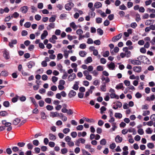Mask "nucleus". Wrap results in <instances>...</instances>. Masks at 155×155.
I'll return each instance as SVG.
<instances>
[{
  "label": "nucleus",
  "instance_id": "bf43d9fd",
  "mask_svg": "<svg viewBox=\"0 0 155 155\" xmlns=\"http://www.w3.org/2000/svg\"><path fill=\"white\" fill-rule=\"evenodd\" d=\"M124 83L126 86H129L130 84V81L127 80H124Z\"/></svg>",
  "mask_w": 155,
  "mask_h": 155
},
{
  "label": "nucleus",
  "instance_id": "bb28decb",
  "mask_svg": "<svg viewBox=\"0 0 155 155\" xmlns=\"http://www.w3.org/2000/svg\"><path fill=\"white\" fill-rule=\"evenodd\" d=\"M102 6V4L100 2H96L94 5V7L96 8H101Z\"/></svg>",
  "mask_w": 155,
  "mask_h": 155
},
{
  "label": "nucleus",
  "instance_id": "ea45409f",
  "mask_svg": "<svg viewBox=\"0 0 155 155\" xmlns=\"http://www.w3.org/2000/svg\"><path fill=\"white\" fill-rule=\"evenodd\" d=\"M114 104H116V105L117 106V108L118 107H122V104L120 102L117 101L115 103H114Z\"/></svg>",
  "mask_w": 155,
  "mask_h": 155
},
{
  "label": "nucleus",
  "instance_id": "6ab92c4d",
  "mask_svg": "<svg viewBox=\"0 0 155 155\" xmlns=\"http://www.w3.org/2000/svg\"><path fill=\"white\" fill-rule=\"evenodd\" d=\"M79 84V81H75V83L72 87V88L75 90H78L79 88L78 85Z\"/></svg>",
  "mask_w": 155,
  "mask_h": 155
},
{
  "label": "nucleus",
  "instance_id": "1a4fd4ad",
  "mask_svg": "<svg viewBox=\"0 0 155 155\" xmlns=\"http://www.w3.org/2000/svg\"><path fill=\"white\" fill-rule=\"evenodd\" d=\"M59 116V114L57 112L51 111L50 113V116L53 118L55 117H58Z\"/></svg>",
  "mask_w": 155,
  "mask_h": 155
},
{
  "label": "nucleus",
  "instance_id": "a211bd4d",
  "mask_svg": "<svg viewBox=\"0 0 155 155\" xmlns=\"http://www.w3.org/2000/svg\"><path fill=\"white\" fill-rule=\"evenodd\" d=\"M110 96L111 98H115L116 99H119V96L116 94L115 93H111L110 94Z\"/></svg>",
  "mask_w": 155,
  "mask_h": 155
},
{
  "label": "nucleus",
  "instance_id": "a18cd8bd",
  "mask_svg": "<svg viewBox=\"0 0 155 155\" xmlns=\"http://www.w3.org/2000/svg\"><path fill=\"white\" fill-rule=\"evenodd\" d=\"M147 147L150 149H153L154 148V146L153 143H149L147 144Z\"/></svg>",
  "mask_w": 155,
  "mask_h": 155
},
{
  "label": "nucleus",
  "instance_id": "c9c22d12",
  "mask_svg": "<svg viewBox=\"0 0 155 155\" xmlns=\"http://www.w3.org/2000/svg\"><path fill=\"white\" fill-rule=\"evenodd\" d=\"M56 16L55 15H53L49 18V21L50 22H53L56 19Z\"/></svg>",
  "mask_w": 155,
  "mask_h": 155
},
{
  "label": "nucleus",
  "instance_id": "680f3d73",
  "mask_svg": "<svg viewBox=\"0 0 155 155\" xmlns=\"http://www.w3.org/2000/svg\"><path fill=\"white\" fill-rule=\"evenodd\" d=\"M116 147V145L115 143H113L110 145V148L111 149H114Z\"/></svg>",
  "mask_w": 155,
  "mask_h": 155
},
{
  "label": "nucleus",
  "instance_id": "f704fd0d",
  "mask_svg": "<svg viewBox=\"0 0 155 155\" xmlns=\"http://www.w3.org/2000/svg\"><path fill=\"white\" fill-rule=\"evenodd\" d=\"M18 97L19 96L18 95H16L15 97L13 98L12 99V102L13 103H15L16 102L18 101Z\"/></svg>",
  "mask_w": 155,
  "mask_h": 155
},
{
  "label": "nucleus",
  "instance_id": "2eb2a0df",
  "mask_svg": "<svg viewBox=\"0 0 155 155\" xmlns=\"http://www.w3.org/2000/svg\"><path fill=\"white\" fill-rule=\"evenodd\" d=\"M17 43V41L16 39L13 40L9 42L8 45L10 48H12L14 47L13 45H15Z\"/></svg>",
  "mask_w": 155,
  "mask_h": 155
},
{
  "label": "nucleus",
  "instance_id": "e433bc0d",
  "mask_svg": "<svg viewBox=\"0 0 155 155\" xmlns=\"http://www.w3.org/2000/svg\"><path fill=\"white\" fill-rule=\"evenodd\" d=\"M77 143H82L84 144L85 142V140L82 138H80L77 141Z\"/></svg>",
  "mask_w": 155,
  "mask_h": 155
},
{
  "label": "nucleus",
  "instance_id": "b1692460",
  "mask_svg": "<svg viewBox=\"0 0 155 155\" xmlns=\"http://www.w3.org/2000/svg\"><path fill=\"white\" fill-rule=\"evenodd\" d=\"M92 61V59L91 57H87V59L84 60L85 63L86 64H88Z\"/></svg>",
  "mask_w": 155,
  "mask_h": 155
},
{
  "label": "nucleus",
  "instance_id": "49530a36",
  "mask_svg": "<svg viewBox=\"0 0 155 155\" xmlns=\"http://www.w3.org/2000/svg\"><path fill=\"white\" fill-rule=\"evenodd\" d=\"M81 150L83 154L84 155H91L89 152L84 149H82Z\"/></svg>",
  "mask_w": 155,
  "mask_h": 155
},
{
  "label": "nucleus",
  "instance_id": "338daca9",
  "mask_svg": "<svg viewBox=\"0 0 155 155\" xmlns=\"http://www.w3.org/2000/svg\"><path fill=\"white\" fill-rule=\"evenodd\" d=\"M45 101L47 103L50 104L51 103V99L50 98H47L45 99Z\"/></svg>",
  "mask_w": 155,
  "mask_h": 155
},
{
  "label": "nucleus",
  "instance_id": "423d86ee",
  "mask_svg": "<svg viewBox=\"0 0 155 155\" xmlns=\"http://www.w3.org/2000/svg\"><path fill=\"white\" fill-rule=\"evenodd\" d=\"M129 61L134 65H139L141 64V62L139 60L129 59Z\"/></svg>",
  "mask_w": 155,
  "mask_h": 155
},
{
  "label": "nucleus",
  "instance_id": "ddd939ff",
  "mask_svg": "<svg viewBox=\"0 0 155 155\" xmlns=\"http://www.w3.org/2000/svg\"><path fill=\"white\" fill-rule=\"evenodd\" d=\"M134 71L137 73H140L141 71V67L140 66H135L133 68Z\"/></svg>",
  "mask_w": 155,
  "mask_h": 155
},
{
  "label": "nucleus",
  "instance_id": "58836bf2",
  "mask_svg": "<svg viewBox=\"0 0 155 155\" xmlns=\"http://www.w3.org/2000/svg\"><path fill=\"white\" fill-rule=\"evenodd\" d=\"M93 84L95 86H98L100 84V81L98 79H95L93 82Z\"/></svg>",
  "mask_w": 155,
  "mask_h": 155
},
{
  "label": "nucleus",
  "instance_id": "603ef678",
  "mask_svg": "<svg viewBox=\"0 0 155 155\" xmlns=\"http://www.w3.org/2000/svg\"><path fill=\"white\" fill-rule=\"evenodd\" d=\"M140 51L141 53L143 54H145L146 52V50L144 47H142L140 48Z\"/></svg>",
  "mask_w": 155,
  "mask_h": 155
},
{
  "label": "nucleus",
  "instance_id": "5fc2aeb1",
  "mask_svg": "<svg viewBox=\"0 0 155 155\" xmlns=\"http://www.w3.org/2000/svg\"><path fill=\"white\" fill-rule=\"evenodd\" d=\"M8 115V113L5 111H2L0 112V115L2 116H5Z\"/></svg>",
  "mask_w": 155,
  "mask_h": 155
},
{
  "label": "nucleus",
  "instance_id": "69168bd1",
  "mask_svg": "<svg viewBox=\"0 0 155 155\" xmlns=\"http://www.w3.org/2000/svg\"><path fill=\"white\" fill-rule=\"evenodd\" d=\"M119 8L121 10H125L127 9L126 7L124 4L119 6Z\"/></svg>",
  "mask_w": 155,
  "mask_h": 155
},
{
  "label": "nucleus",
  "instance_id": "f03ea898",
  "mask_svg": "<svg viewBox=\"0 0 155 155\" xmlns=\"http://www.w3.org/2000/svg\"><path fill=\"white\" fill-rule=\"evenodd\" d=\"M137 59H140L141 61L144 63L148 64L150 62L149 59L145 56H140L137 58Z\"/></svg>",
  "mask_w": 155,
  "mask_h": 155
},
{
  "label": "nucleus",
  "instance_id": "7c9ffc66",
  "mask_svg": "<svg viewBox=\"0 0 155 155\" xmlns=\"http://www.w3.org/2000/svg\"><path fill=\"white\" fill-rule=\"evenodd\" d=\"M101 91L103 92L106 91V85L105 84L104 85H102L100 86Z\"/></svg>",
  "mask_w": 155,
  "mask_h": 155
},
{
  "label": "nucleus",
  "instance_id": "c756f323",
  "mask_svg": "<svg viewBox=\"0 0 155 155\" xmlns=\"http://www.w3.org/2000/svg\"><path fill=\"white\" fill-rule=\"evenodd\" d=\"M101 80L103 81H104L105 83H107L110 81V79L108 77L105 78L103 77L101 78Z\"/></svg>",
  "mask_w": 155,
  "mask_h": 155
},
{
  "label": "nucleus",
  "instance_id": "9b49d317",
  "mask_svg": "<svg viewBox=\"0 0 155 155\" xmlns=\"http://www.w3.org/2000/svg\"><path fill=\"white\" fill-rule=\"evenodd\" d=\"M28 7L27 6H25L20 8V10L24 13H26L28 11Z\"/></svg>",
  "mask_w": 155,
  "mask_h": 155
},
{
  "label": "nucleus",
  "instance_id": "4d7b16f0",
  "mask_svg": "<svg viewBox=\"0 0 155 155\" xmlns=\"http://www.w3.org/2000/svg\"><path fill=\"white\" fill-rule=\"evenodd\" d=\"M86 47V45L85 43L81 44L79 45V48L81 49H85Z\"/></svg>",
  "mask_w": 155,
  "mask_h": 155
},
{
  "label": "nucleus",
  "instance_id": "cd10ccee",
  "mask_svg": "<svg viewBox=\"0 0 155 155\" xmlns=\"http://www.w3.org/2000/svg\"><path fill=\"white\" fill-rule=\"evenodd\" d=\"M123 88L124 86L122 83H119V84H117L115 87V88L117 90L122 89Z\"/></svg>",
  "mask_w": 155,
  "mask_h": 155
},
{
  "label": "nucleus",
  "instance_id": "f8f14e48",
  "mask_svg": "<svg viewBox=\"0 0 155 155\" xmlns=\"http://www.w3.org/2000/svg\"><path fill=\"white\" fill-rule=\"evenodd\" d=\"M76 94V92L73 90L70 91L68 94L69 97L71 98L74 97Z\"/></svg>",
  "mask_w": 155,
  "mask_h": 155
},
{
  "label": "nucleus",
  "instance_id": "79ce46f5",
  "mask_svg": "<svg viewBox=\"0 0 155 155\" xmlns=\"http://www.w3.org/2000/svg\"><path fill=\"white\" fill-rule=\"evenodd\" d=\"M152 130L151 129V128L150 127H148L147 128L145 132L147 134H151L152 132Z\"/></svg>",
  "mask_w": 155,
  "mask_h": 155
},
{
  "label": "nucleus",
  "instance_id": "20e7f679",
  "mask_svg": "<svg viewBox=\"0 0 155 155\" xmlns=\"http://www.w3.org/2000/svg\"><path fill=\"white\" fill-rule=\"evenodd\" d=\"M74 6V4L72 2H70L66 4L65 5L64 7L66 10L70 11Z\"/></svg>",
  "mask_w": 155,
  "mask_h": 155
},
{
  "label": "nucleus",
  "instance_id": "39448f33",
  "mask_svg": "<svg viewBox=\"0 0 155 155\" xmlns=\"http://www.w3.org/2000/svg\"><path fill=\"white\" fill-rule=\"evenodd\" d=\"M76 76L75 74L72 73L70 74L68 77V81L69 82H71L74 80L76 78Z\"/></svg>",
  "mask_w": 155,
  "mask_h": 155
},
{
  "label": "nucleus",
  "instance_id": "13d9d810",
  "mask_svg": "<svg viewBox=\"0 0 155 155\" xmlns=\"http://www.w3.org/2000/svg\"><path fill=\"white\" fill-rule=\"evenodd\" d=\"M58 78L55 76H53L51 78V80L54 83H55L58 80Z\"/></svg>",
  "mask_w": 155,
  "mask_h": 155
},
{
  "label": "nucleus",
  "instance_id": "72a5a7b5",
  "mask_svg": "<svg viewBox=\"0 0 155 155\" xmlns=\"http://www.w3.org/2000/svg\"><path fill=\"white\" fill-rule=\"evenodd\" d=\"M135 20L137 22H139L141 19L140 15L138 13H137L135 15Z\"/></svg>",
  "mask_w": 155,
  "mask_h": 155
},
{
  "label": "nucleus",
  "instance_id": "c85d7f7f",
  "mask_svg": "<svg viewBox=\"0 0 155 155\" xmlns=\"http://www.w3.org/2000/svg\"><path fill=\"white\" fill-rule=\"evenodd\" d=\"M20 121L21 120L19 119L16 118L13 121L12 124L15 125H17L19 123Z\"/></svg>",
  "mask_w": 155,
  "mask_h": 155
},
{
  "label": "nucleus",
  "instance_id": "09e8293b",
  "mask_svg": "<svg viewBox=\"0 0 155 155\" xmlns=\"http://www.w3.org/2000/svg\"><path fill=\"white\" fill-rule=\"evenodd\" d=\"M47 109L48 110H52L54 109V107L52 106L51 105H48L46 107Z\"/></svg>",
  "mask_w": 155,
  "mask_h": 155
},
{
  "label": "nucleus",
  "instance_id": "052dcab7",
  "mask_svg": "<svg viewBox=\"0 0 155 155\" xmlns=\"http://www.w3.org/2000/svg\"><path fill=\"white\" fill-rule=\"evenodd\" d=\"M91 73L95 77H97L98 74V72L96 70L92 71Z\"/></svg>",
  "mask_w": 155,
  "mask_h": 155
},
{
  "label": "nucleus",
  "instance_id": "4be33fe9",
  "mask_svg": "<svg viewBox=\"0 0 155 155\" xmlns=\"http://www.w3.org/2000/svg\"><path fill=\"white\" fill-rule=\"evenodd\" d=\"M9 75L8 72L5 70H3L1 72V75L4 77H6L8 76Z\"/></svg>",
  "mask_w": 155,
  "mask_h": 155
},
{
  "label": "nucleus",
  "instance_id": "0eeeda50",
  "mask_svg": "<svg viewBox=\"0 0 155 155\" xmlns=\"http://www.w3.org/2000/svg\"><path fill=\"white\" fill-rule=\"evenodd\" d=\"M65 59H67L68 57L69 54V53H72L73 51L72 50L68 51L66 49L64 50L63 51Z\"/></svg>",
  "mask_w": 155,
  "mask_h": 155
},
{
  "label": "nucleus",
  "instance_id": "864d4df0",
  "mask_svg": "<svg viewBox=\"0 0 155 155\" xmlns=\"http://www.w3.org/2000/svg\"><path fill=\"white\" fill-rule=\"evenodd\" d=\"M68 152V149L66 148H64L62 149H61V153L62 154H65L67 153Z\"/></svg>",
  "mask_w": 155,
  "mask_h": 155
},
{
  "label": "nucleus",
  "instance_id": "3c124183",
  "mask_svg": "<svg viewBox=\"0 0 155 155\" xmlns=\"http://www.w3.org/2000/svg\"><path fill=\"white\" fill-rule=\"evenodd\" d=\"M100 143L102 145H104L106 143V141L105 139H103L100 141Z\"/></svg>",
  "mask_w": 155,
  "mask_h": 155
},
{
  "label": "nucleus",
  "instance_id": "393cba45",
  "mask_svg": "<svg viewBox=\"0 0 155 155\" xmlns=\"http://www.w3.org/2000/svg\"><path fill=\"white\" fill-rule=\"evenodd\" d=\"M35 65V63L33 61H31L27 64V66L29 68H31L33 66H34Z\"/></svg>",
  "mask_w": 155,
  "mask_h": 155
},
{
  "label": "nucleus",
  "instance_id": "de8ad7c7",
  "mask_svg": "<svg viewBox=\"0 0 155 155\" xmlns=\"http://www.w3.org/2000/svg\"><path fill=\"white\" fill-rule=\"evenodd\" d=\"M97 32L100 35H102L103 34V31L100 28H98L97 29Z\"/></svg>",
  "mask_w": 155,
  "mask_h": 155
},
{
  "label": "nucleus",
  "instance_id": "6e6d98bb",
  "mask_svg": "<svg viewBox=\"0 0 155 155\" xmlns=\"http://www.w3.org/2000/svg\"><path fill=\"white\" fill-rule=\"evenodd\" d=\"M150 113L149 110H144L143 111V116H146V115H148L150 114Z\"/></svg>",
  "mask_w": 155,
  "mask_h": 155
},
{
  "label": "nucleus",
  "instance_id": "37998d69",
  "mask_svg": "<svg viewBox=\"0 0 155 155\" xmlns=\"http://www.w3.org/2000/svg\"><path fill=\"white\" fill-rule=\"evenodd\" d=\"M18 98H19V100L21 101H22V102L25 101L26 100V97L24 95H22L20 97H19Z\"/></svg>",
  "mask_w": 155,
  "mask_h": 155
},
{
  "label": "nucleus",
  "instance_id": "2f4dec72",
  "mask_svg": "<svg viewBox=\"0 0 155 155\" xmlns=\"http://www.w3.org/2000/svg\"><path fill=\"white\" fill-rule=\"evenodd\" d=\"M79 54L81 57H84L87 54V53L85 51H81L79 52Z\"/></svg>",
  "mask_w": 155,
  "mask_h": 155
},
{
  "label": "nucleus",
  "instance_id": "8fccbe9b",
  "mask_svg": "<svg viewBox=\"0 0 155 155\" xmlns=\"http://www.w3.org/2000/svg\"><path fill=\"white\" fill-rule=\"evenodd\" d=\"M76 128L78 130H81L83 129L84 127L82 125H80L77 126Z\"/></svg>",
  "mask_w": 155,
  "mask_h": 155
},
{
  "label": "nucleus",
  "instance_id": "dca6fc26",
  "mask_svg": "<svg viewBox=\"0 0 155 155\" xmlns=\"http://www.w3.org/2000/svg\"><path fill=\"white\" fill-rule=\"evenodd\" d=\"M3 56L6 59H8L9 58V53L7 51L5 50L3 52Z\"/></svg>",
  "mask_w": 155,
  "mask_h": 155
},
{
  "label": "nucleus",
  "instance_id": "7ed1b4c3",
  "mask_svg": "<svg viewBox=\"0 0 155 155\" xmlns=\"http://www.w3.org/2000/svg\"><path fill=\"white\" fill-rule=\"evenodd\" d=\"M95 87L93 85L91 86L88 91L86 92L85 97H87L89 96L90 94H92L93 93V91L95 89Z\"/></svg>",
  "mask_w": 155,
  "mask_h": 155
},
{
  "label": "nucleus",
  "instance_id": "412c9836",
  "mask_svg": "<svg viewBox=\"0 0 155 155\" xmlns=\"http://www.w3.org/2000/svg\"><path fill=\"white\" fill-rule=\"evenodd\" d=\"M115 141L117 143H120L122 140V138L120 137L119 136H117L115 139Z\"/></svg>",
  "mask_w": 155,
  "mask_h": 155
},
{
  "label": "nucleus",
  "instance_id": "aec40b11",
  "mask_svg": "<svg viewBox=\"0 0 155 155\" xmlns=\"http://www.w3.org/2000/svg\"><path fill=\"white\" fill-rule=\"evenodd\" d=\"M2 124L3 125H5V127H9L11 126V123L10 122H6V120H3L2 121Z\"/></svg>",
  "mask_w": 155,
  "mask_h": 155
},
{
  "label": "nucleus",
  "instance_id": "4c0bfd02",
  "mask_svg": "<svg viewBox=\"0 0 155 155\" xmlns=\"http://www.w3.org/2000/svg\"><path fill=\"white\" fill-rule=\"evenodd\" d=\"M41 119L45 120L46 119L47 117L45 115V114L43 112H41Z\"/></svg>",
  "mask_w": 155,
  "mask_h": 155
},
{
  "label": "nucleus",
  "instance_id": "5701e85b",
  "mask_svg": "<svg viewBox=\"0 0 155 155\" xmlns=\"http://www.w3.org/2000/svg\"><path fill=\"white\" fill-rule=\"evenodd\" d=\"M49 138L51 140L54 141L56 139V137L53 134L51 133L49 134Z\"/></svg>",
  "mask_w": 155,
  "mask_h": 155
},
{
  "label": "nucleus",
  "instance_id": "0e129e2a",
  "mask_svg": "<svg viewBox=\"0 0 155 155\" xmlns=\"http://www.w3.org/2000/svg\"><path fill=\"white\" fill-rule=\"evenodd\" d=\"M109 55V52L108 51H106L103 53V56L104 57H107Z\"/></svg>",
  "mask_w": 155,
  "mask_h": 155
},
{
  "label": "nucleus",
  "instance_id": "e2e57ef3",
  "mask_svg": "<svg viewBox=\"0 0 155 155\" xmlns=\"http://www.w3.org/2000/svg\"><path fill=\"white\" fill-rule=\"evenodd\" d=\"M147 11H148L149 13H155V9H151L150 8H148L147 9Z\"/></svg>",
  "mask_w": 155,
  "mask_h": 155
},
{
  "label": "nucleus",
  "instance_id": "6e6552de",
  "mask_svg": "<svg viewBox=\"0 0 155 155\" xmlns=\"http://www.w3.org/2000/svg\"><path fill=\"white\" fill-rule=\"evenodd\" d=\"M122 36V34L120 33L114 37L112 38V41L113 42H116Z\"/></svg>",
  "mask_w": 155,
  "mask_h": 155
},
{
  "label": "nucleus",
  "instance_id": "a878e982",
  "mask_svg": "<svg viewBox=\"0 0 155 155\" xmlns=\"http://www.w3.org/2000/svg\"><path fill=\"white\" fill-rule=\"evenodd\" d=\"M83 119L85 121L88 122L94 123L95 122V120L93 119H89L88 118L86 117H83Z\"/></svg>",
  "mask_w": 155,
  "mask_h": 155
},
{
  "label": "nucleus",
  "instance_id": "9d476101",
  "mask_svg": "<svg viewBox=\"0 0 155 155\" xmlns=\"http://www.w3.org/2000/svg\"><path fill=\"white\" fill-rule=\"evenodd\" d=\"M107 66L110 70H114L115 69V65L114 63L113 62H111L110 64H107Z\"/></svg>",
  "mask_w": 155,
  "mask_h": 155
},
{
  "label": "nucleus",
  "instance_id": "f3484780",
  "mask_svg": "<svg viewBox=\"0 0 155 155\" xmlns=\"http://www.w3.org/2000/svg\"><path fill=\"white\" fill-rule=\"evenodd\" d=\"M55 27V24L54 23H50L47 27V29L48 30H50L51 29L54 28Z\"/></svg>",
  "mask_w": 155,
  "mask_h": 155
},
{
  "label": "nucleus",
  "instance_id": "4468645a",
  "mask_svg": "<svg viewBox=\"0 0 155 155\" xmlns=\"http://www.w3.org/2000/svg\"><path fill=\"white\" fill-rule=\"evenodd\" d=\"M48 32L46 30L44 31L43 33L41 35V39L43 40L48 35Z\"/></svg>",
  "mask_w": 155,
  "mask_h": 155
},
{
  "label": "nucleus",
  "instance_id": "473e14b6",
  "mask_svg": "<svg viewBox=\"0 0 155 155\" xmlns=\"http://www.w3.org/2000/svg\"><path fill=\"white\" fill-rule=\"evenodd\" d=\"M115 117L117 118H121L122 117V114L120 113H116L115 114Z\"/></svg>",
  "mask_w": 155,
  "mask_h": 155
},
{
  "label": "nucleus",
  "instance_id": "c03bdc74",
  "mask_svg": "<svg viewBox=\"0 0 155 155\" xmlns=\"http://www.w3.org/2000/svg\"><path fill=\"white\" fill-rule=\"evenodd\" d=\"M70 26L73 29H76L77 26L74 22H72L70 24Z\"/></svg>",
  "mask_w": 155,
  "mask_h": 155
},
{
  "label": "nucleus",
  "instance_id": "774afa93",
  "mask_svg": "<svg viewBox=\"0 0 155 155\" xmlns=\"http://www.w3.org/2000/svg\"><path fill=\"white\" fill-rule=\"evenodd\" d=\"M71 135L73 138L76 137L77 135V133L76 132H72L71 133Z\"/></svg>",
  "mask_w": 155,
  "mask_h": 155
},
{
  "label": "nucleus",
  "instance_id": "f257e3e1",
  "mask_svg": "<svg viewBox=\"0 0 155 155\" xmlns=\"http://www.w3.org/2000/svg\"><path fill=\"white\" fill-rule=\"evenodd\" d=\"M64 140L67 143V144L70 147H72L74 146V142L71 140V138L69 136H66Z\"/></svg>",
  "mask_w": 155,
  "mask_h": 155
},
{
  "label": "nucleus",
  "instance_id": "a19ab883",
  "mask_svg": "<svg viewBox=\"0 0 155 155\" xmlns=\"http://www.w3.org/2000/svg\"><path fill=\"white\" fill-rule=\"evenodd\" d=\"M93 4L92 2H90L88 4V7L90 8L92 11H94V8H93Z\"/></svg>",
  "mask_w": 155,
  "mask_h": 155
}]
</instances>
